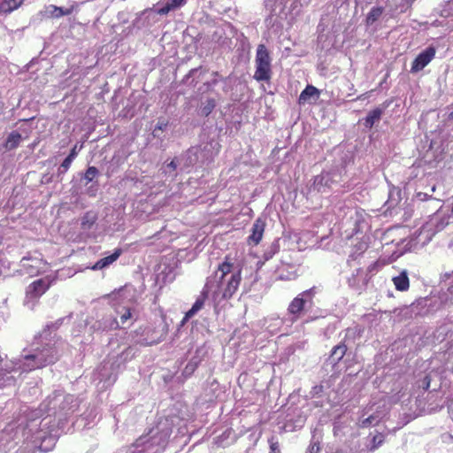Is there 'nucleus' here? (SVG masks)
<instances>
[{
    "label": "nucleus",
    "instance_id": "obj_1",
    "mask_svg": "<svg viewBox=\"0 0 453 453\" xmlns=\"http://www.w3.org/2000/svg\"><path fill=\"white\" fill-rule=\"evenodd\" d=\"M232 260L229 255L226 256L224 261L218 265L217 271L215 272V278H217L216 282L209 281L213 285L211 291H212L215 298L221 296V299L229 300L239 288L242 281L241 270L228 276L234 266Z\"/></svg>",
    "mask_w": 453,
    "mask_h": 453
},
{
    "label": "nucleus",
    "instance_id": "obj_2",
    "mask_svg": "<svg viewBox=\"0 0 453 453\" xmlns=\"http://www.w3.org/2000/svg\"><path fill=\"white\" fill-rule=\"evenodd\" d=\"M271 57L264 44H259L257 49L255 64L256 71L254 79L257 81H269L272 78Z\"/></svg>",
    "mask_w": 453,
    "mask_h": 453
},
{
    "label": "nucleus",
    "instance_id": "obj_3",
    "mask_svg": "<svg viewBox=\"0 0 453 453\" xmlns=\"http://www.w3.org/2000/svg\"><path fill=\"white\" fill-rule=\"evenodd\" d=\"M315 288H311L298 294L288 304V313L292 316L291 321L296 322L305 311L306 306L313 304Z\"/></svg>",
    "mask_w": 453,
    "mask_h": 453
},
{
    "label": "nucleus",
    "instance_id": "obj_4",
    "mask_svg": "<svg viewBox=\"0 0 453 453\" xmlns=\"http://www.w3.org/2000/svg\"><path fill=\"white\" fill-rule=\"evenodd\" d=\"M27 363L25 365L29 370L40 369L46 366L49 364L55 362V357L53 355V349L51 348L44 349L35 355H27L25 357Z\"/></svg>",
    "mask_w": 453,
    "mask_h": 453
},
{
    "label": "nucleus",
    "instance_id": "obj_5",
    "mask_svg": "<svg viewBox=\"0 0 453 453\" xmlns=\"http://www.w3.org/2000/svg\"><path fill=\"white\" fill-rule=\"evenodd\" d=\"M375 264H372L366 270L363 268L356 269L347 280L349 287L358 291L365 289L371 280L369 274L375 268Z\"/></svg>",
    "mask_w": 453,
    "mask_h": 453
},
{
    "label": "nucleus",
    "instance_id": "obj_6",
    "mask_svg": "<svg viewBox=\"0 0 453 453\" xmlns=\"http://www.w3.org/2000/svg\"><path fill=\"white\" fill-rule=\"evenodd\" d=\"M436 49L434 46L427 47L420 52L413 60L411 67L412 73L423 70L435 57Z\"/></svg>",
    "mask_w": 453,
    "mask_h": 453
},
{
    "label": "nucleus",
    "instance_id": "obj_7",
    "mask_svg": "<svg viewBox=\"0 0 453 453\" xmlns=\"http://www.w3.org/2000/svg\"><path fill=\"white\" fill-rule=\"evenodd\" d=\"M51 286V280L49 278H41L34 280L27 288L26 295L29 299H38Z\"/></svg>",
    "mask_w": 453,
    "mask_h": 453
},
{
    "label": "nucleus",
    "instance_id": "obj_8",
    "mask_svg": "<svg viewBox=\"0 0 453 453\" xmlns=\"http://www.w3.org/2000/svg\"><path fill=\"white\" fill-rule=\"evenodd\" d=\"M265 229V222L263 219L257 218L252 226L251 234L247 238L250 246H257L261 242Z\"/></svg>",
    "mask_w": 453,
    "mask_h": 453
},
{
    "label": "nucleus",
    "instance_id": "obj_9",
    "mask_svg": "<svg viewBox=\"0 0 453 453\" xmlns=\"http://www.w3.org/2000/svg\"><path fill=\"white\" fill-rule=\"evenodd\" d=\"M333 180L329 177L328 173H320L313 178L311 188L317 193H324L331 188Z\"/></svg>",
    "mask_w": 453,
    "mask_h": 453
},
{
    "label": "nucleus",
    "instance_id": "obj_10",
    "mask_svg": "<svg viewBox=\"0 0 453 453\" xmlns=\"http://www.w3.org/2000/svg\"><path fill=\"white\" fill-rule=\"evenodd\" d=\"M213 288V285L210 282H206L203 291L200 296L196 298L195 303L192 305L191 309L188 311V316L193 317L196 314L204 305L205 300L208 297V294L211 289Z\"/></svg>",
    "mask_w": 453,
    "mask_h": 453
},
{
    "label": "nucleus",
    "instance_id": "obj_11",
    "mask_svg": "<svg viewBox=\"0 0 453 453\" xmlns=\"http://www.w3.org/2000/svg\"><path fill=\"white\" fill-rule=\"evenodd\" d=\"M122 250L118 248L114 250V252L104 258L99 259L92 267L93 271L102 270L104 268L108 267L110 265L113 264L118 258L121 256Z\"/></svg>",
    "mask_w": 453,
    "mask_h": 453
},
{
    "label": "nucleus",
    "instance_id": "obj_12",
    "mask_svg": "<svg viewBox=\"0 0 453 453\" xmlns=\"http://www.w3.org/2000/svg\"><path fill=\"white\" fill-rule=\"evenodd\" d=\"M392 281L397 291L405 292L410 288V280L405 270L401 272L399 275L393 277Z\"/></svg>",
    "mask_w": 453,
    "mask_h": 453
},
{
    "label": "nucleus",
    "instance_id": "obj_13",
    "mask_svg": "<svg viewBox=\"0 0 453 453\" xmlns=\"http://www.w3.org/2000/svg\"><path fill=\"white\" fill-rule=\"evenodd\" d=\"M319 94L320 92L316 87L312 85H307L306 88L301 92L298 98V103L305 104L311 97L318 98Z\"/></svg>",
    "mask_w": 453,
    "mask_h": 453
},
{
    "label": "nucleus",
    "instance_id": "obj_14",
    "mask_svg": "<svg viewBox=\"0 0 453 453\" xmlns=\"http://www.w3.org/2000/svg\"><path fill=\"white\" fill-rule=\"evenodd\" d=\"M25 0H4L0 4V12L8 14L19 8Z\"/></svg>",
    "mask_w": 453,
    "mask_h": 453
},
{
    "label": "nucleus",
    "instance_id": "obj_15",
    "mask_svg": "<svg viewBox=\"0 0 453 453\" xmlns=\"http://www.w3.org/2000/svg\"><path fill=\"white\" fill-rule=\"evenodd\" d=\"M383 114V110L377 107L372 110L365 119V126L368 128H372L373 125L378 122Z\"/></svg>",
    "mask_w": 453,
    "mask_h": 453
},
{
    "label": "nucleus",
    "instance_id": "obj_16",
    "mask_svg": "<svg viewBox=\"0 0 453 453\" xmlns=\"http://www.w3.org/2000/svg\"><path fill=\"white\" fill-rule=\"evenodd\" d=\"M21 134L17 131H12L6 138L4 142V148L7 150L16 149L21 142Z\"/></svg>",
    "mask_w": 453,
    "mask_h": 453
},
{
    "label": "nucleus",
    "instance_id": "obj_17",
    "mask_svg": "<svg viewBox=\"0 0 453 453\" xmlns=\"http://www.w3.org/2000/svg\"><path fill=\"white\" fill-rule=\"evenodd\" d=\"M347 349L348 348L344 342H341L332 349L330 357L333 359L334 364H337L343 358Z\"/></svg>",
    "mask_w": 453,
    "mask_h": 453
},
{
    "label": "nucleus",
    "instance_id": "obj_18",
    "mask_svg": "<svg viewBox=\"0 0 453 453\" xmlns=\"http://www.w3.org/2000/svg\"><path fill=\"white\" fill-rule=\"evenodd\" d=\"M384 12V8L381 6L372 7L367 13L365 18V23L367 26L372 25L376 22Z\"/></svg>",
    "mask_w": 453,
    "mask_h": 453
},
{
    "label": "nucleus",
    "instance_id": "obj_19",
    "mask_svg": "<svg viewBox=\"0 0 453 453\" xmlns=\"http://www.w3.org/2000/svg\"><path fill=\"white\" fill-rule=\"evenodd\" d=\"M73 8L64 9L63 7H58L56 5H50L48 7V12H50V16L51 18H60L65 15H70L73 12Z\"/></svg>",
    "mask_w": 453,
    "mask_h": 453
},
{
    "label": "nucleus",
    "instance_id": "obj_20",
    "mask_svg": "<svg viewBox=\"0 0 453 453\" xmlns=\"http://www.w3.org/2000/svg\"><path fill=\"white\" fill-rule=\"evenodd\" d=\"M96 220V217L92 212H87L81 219V226L84 229H90L91 226L95 224Z\"/></svg>",
    "mask_w": 453,
    "mask_h": 453
},
{
    "label": "nucleus",
    "instance_id": "obj_21",
    "mask_svg": "<svg viewBox=\"0 0 453 453\" xmlns=\"http://www.w3.org/2000/svg\"><path fill=\"white\" fill-rule=\"evenodd\" d=\"M280 250V245L278 242H273L270 247L265 251L263 257L265 261L271 259Z\"/></svg>",
    "mask_w": 453,
    "mask_h": 453
},
{
    "label": "nucleus",
    "instance_id": "obj_22",
    "mask_svg": "<svg viewBox=\"0 0 453 453\" xmlns=\"http://www.w3.org/2000/svg\"><path fill=\"white\" fill-rule=\"evenodd\" d=\"M99 175V171L96 166H88L84 173V179L87 183L91 182L95 178Z\"/></svg>",
    "mask_w": 453,
    "mask_h": 453
},
{
    "label": "nucleus",
    "instance_id": "obj_23",
    "mask_svg": "<svg viewBox=\"0 0 453 453\" xmlns=\"http://www.w3.org/2000/svg\"><path fill=\"white\" fill-rule=\"evenodd\" d=\"M385 441V436L383 434L378 433L372 439V446L370 448L371 451L377 449L380 446L383 444Z\"/></svg>",
    "mask_w": 453,
    "mask_h": 453
},
{
    "label": "nucleus",
    "instance_id": "obj_24",
    "mask_svg": "<svg viewBox=\"0 0 453 453\" xmlns=\"http://www.w3.org/2000/svg\"><path fill=\"white\" fill-rule=\"evenodd\" d=\"M216 106V102L213 98H210L206 101L205 104L202 108V114L208 116L211 113Z\"/></svg>",
    "mask_w": 453,
    "mask_h": 453
},
{
    "label": "nucleus",
    "instance_id": "obj_25",
    "mask_svg": "<svg viewBox=\"0 0 453 453\" xmlns=\"http://www.w3.org/2000/svg\"><path fill=\"white\" fill-rule=\"evenodd\" d=\"M74 159H73L72 157H70L69 156H67L64 161L62 162L60 167L58 168V173H65L68 171V169L70 168L71 165H72V162L73 161Z\"/></svg>",
    "mask_w": 453,
    "mask_h": 453
},
{
    "label": "nucleus",
    "instance_id": "obj_26",
    "mask_svg": "<svg viewBox=\"0 0 453 453\" xmlns=\"http://www.w3.org/2000/svg\"><path fill=\"white\" fill-rule=\"evenodd\" d=\"M268 442L270 444V453H280L279 442L273 436L268 440Z\"/></svg>",
    "mask_w": 453,
    "mask_h": 453
},
{
    "label": "nucleus",
    "instance_id": "obj_27",
    "mask_svg": "<svg viewBox=\"0 0 453 453\" xmlns=\"http://www.w3.org/2000/svg\"><path fill=\"white\" fill-rule=\"evenodd\" d=\"M131 318H132L131 309L124 308V312L120 315V322L122 324H125Z\"/></svg>",
    "mask_w": 453,
    "mask_h": 453
},
{
    "label": "nucleus",
    "instance_id": "obj_28",
    "mask_svg": "<svg viewBox=\"0 0 453 453\" xmlns=\"http://www.w3.org/2000/svg\"><path fill=\"white\" fill-rule=\"evenodd\" d=\"M165 334V333L164 334H162L161 336H159L158 338H157L156 340H153L151 342H139V344L141 346H151V345L157 344L164 340Z\"/></svg>",
    "mask_w": 453,
    "mask_h": 453
},
{
    "label": "nucleus",
    "instance_id": "obj_29",
    "mask_svg": "<svg viewBox=\"0 0 453 453\" xmlns=\"http://www.w3.org/2000/svg\"><path fill=\"white\" fill-rule=\"evenodd\" d=\"M173 6L171 5L170 2L167 3L165 5H164L162 8L157 10V13L160 15H165L167 14L171 10H173Z\"/></svg>",
    "mask_w": 453,
    "mask_h": 453
},
{
    "label": "nucleus",
    "instance_id": "obj_30",
    "mask_svg": "<svg viewBox=\"0 0 453 453\" xmlns=\"http://www.w3.org/2000/svg\"><path fill=\"white\" fill-rule=\"evenodd\" d=\"M320 450V446L319 442H313L309 447L310 453H319Z\"/></svg>",
    "mask_w": 453,
    "mask_h": 453
},
{
    "label": "nucleus",
    "instance_id": "obj_31",
    "mask_svg": "<svg viewBox=\"0 0 453 453\" xmlns=\"http://www.w3.org/2000/svg\"><path fill=\"white\" fill-rule=\"evenodd\" d=\"M167 126H168L167 121H158L156 125L154 132L157 130L164 131Z\"/></svg>",
    "mask_w": 453,
    "mask_h": 453
},
{
    "label": "nucleus",
    "instance_id": "obj_32",
    "mask_svg": "<svg viewBox=\"0 0 453 453\" xmlns=\"http://www.w3.org/2000/svg\"><path fill=\"white\" fill-rule=\"evenodd\" d=\"M186 3V0H171L170 4L173 6V9L180 7L184 5Z\"/></svg>",
    "mask_w": 453,
    "mask_h": 453
},
{
    "label": "nucleus",
    "instance_id": "obj_33",
    "mask_svg": "<svg viewBox=\"0 0 453 453\" xmlns=\"http://www.w3.org/2000/svg\"><path fill=\"white\" fill-rule=\"evenodd\" d=\"M82 145L80 146L79 150H81ZM78 155V145L75 144L69 153V157L74 159Z\"/></svg>",
    "mask_w": 453,
    "mask_h": 453
},
{
    "label": "nucleus",
    "instance_id": "obj_34",
    "mask_svg": "<svg viewBox=\"0 0 453 453\" xmlns=\"http://www.w3.org/2000/svg\"><path fill=\"white\" fill-rule=\"evenodd\" d=\"M430 384H431V377L430 375H426L424 380H423V388L425 390H427L430 387Z\"/></svg>",
    "mask_w": 453,
    "mask_h": 453
},
{
    "label": "nucleus",
    "instance_id": "obj_35",
    "mask_svg": "<svg viewBox=\"0 0 453 453\" xmlns=\"http://www.w3.org/2000/svg\"><path fill=\"white\" fill-rule=\"evenodd\" d=\"M373 419H374V417L372 415L369 416L368 418H366L365 419H364L362 421L361 426L362 427L369 426L372 424V422L373 421Z\"/></svg>",
    "mask_w": 453,
    "mask_h": 453
},
{
    "label": "nucleus",
    "instance_id": "obj_36",
    "mask_svg": "<svg viewBox=\"0 0 453 453\" xmlns=\"http://www.w3.org/2000/svg\"><path fill=\"white\" fill-rule=\"evenodd\" d=\"M416 196L420 201H426V200H427L429 196L427 194H426V193L418 192Z\"/></svg>",
    "mask_w": 453,
    "mask_h": 453
},
{
    "label": "nucleus",
    "instance_id": "obj_37",
    "mask_svg": "<svg viewBox=\"0 0 453 453\" xmlns=\"http://www.w3.org/2000/svg\"><path fill=\"white\" fill-rule=\"evenodd\" d=\"M168 167L172 168L173 170H176L177 165L174 160H172L168 165Z\"/></svg>",
    "mask_w": 453,
    "mask_h": 453
},
{
    "label": "nucleus",
    "instance_id": "obj_38",
    "mask_svg": "<svg viewBox=\"0 0 453 453\" xmlns=\"http://www.w3.org/2000/svg\"><path fill=\"white\" fill-rule=\"evenodd\" d=\"M192 317L188 316V311L185 313V316L181 321V325H185Z\"/></svg>",
    "mask_w": 453,
    "mask_h": 453
},
{
    "label": "nucleus",
    "instance_id": "obj_39",
    "mask_svg": "<svg viewBox=\"0 0 453 453\" xmlns=\"http://www.w3.org/2000/svg\"><path fill=\"white\" fill-rule=\"evenodd\" d=\"M334 453H344L342 449H337Z\"/></svg>",
    "mask_w": 453,
    "mask_h": 453
}]
</instances>
